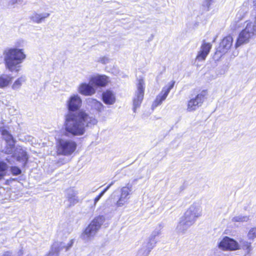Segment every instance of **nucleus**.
I'll return each instance as SVG.
<instances>
[{"mask_svg": "<svg viewBox=\"0 0 256 256\" xmlns=\"http://www.w3.org/2000/svg\"><path fill=\"white\" fill-rule=\"evenodd\" d=\"M248 238L249 240H253L256 238V228H252L248 234Z\"/></svg>", "mask_w": 256, "mask_h": 256, "instance_id": "31", "label": "nucleus"}, {"mask_svg": "<svg viewBox=\"0 0 256 256\" xmlns=\"http://www.w3.org/2000/svg\"><path fill=\"white\" fill-rule=\"evenodd\" d=\"M78 92L82 95L90 96L96 93V90L90 83L83 82L80 84L78 86Z\"/></svg>", "mask_w": 256, "mask_h": 256, "instance_id": "19", "label": "nucleus"}, {"mask_svg": "<svg viewBox=\"0 0 256 256\" xmlns=\"http://www.w3.org/2000/svg\"><path fill=\"white\" fill-rule=\"evenodd\" d=\"M131 190V186H124L120 189V194L116 203L117 206L121 207L128 202Z\"/></svg>", "mask_w": 256, "mask_h": 256, "instance_id": "16", "label": "nucleus"}, {"mask_svg": "<svg viewBox=\"0 0 256 256\" xmlns=\"http://www.w3.org/2000/svg\"><path fill=\"white\" fill-rule=\"evenodd\" d=\"M102 99L105 104L112 105L116 102V96L112 90H108L102 94Z\"/></svg>", "mask_w": 256, "mask_h": 256, "instance_id": "22", "label": "nucleus"}, {"mask_svg": "<svg viewBox=\"0 0 256 256\" xmlns=\"http://www.w3.org/2000/svg\"><path fill=\"white\" fill-rule=\"evenodd\" d=\"M77 194V192L72 188L66 190V196L67 201L69 202L68 204L69 206H74L78 202Z\"/></svg>", "mask_w": 256, "mask_h": 256, "instance_id": "20", "label": "nucleus"}, {"mask_svg": "<svg viewBox=\"0 0 256 256\" xmlns=\"http://www.w3.org/2000/svg\"><path fill=\"white\" fill-rule=\"evenodd\" d=\"M232 42L233 38L230 36L224 38L219 46L216 48V54H226L231 48Z\"/></svg>", "mask_w": 256, "mask_h": 256, "instance_id": "17", "label": "nucleus"}, {"mask_svg": "<svg viewBox=\"0 0 256 256\" xmlns=\"http://www.w3.org/2000/svg\"><path fill=\"white\" fill-rule=\"evenodd\" d=\"M154 247V246L150 245V243L144 240L138 250L136 256H148Z\"/></svg>", "mask_w": 256, "mask_h": 256, "instance_id": "21", "label": "nucleus"}, {"mask_svg": "<svg viewBox=\"0 0 256 256\" xmlns=\"http://www.w3.org/2000/svg\"><path fill=\"white\" fill-rule=\"evenodd\" d=\"M8 168V166L6 162L0 158V180L6 176Z\"/></svg>", "mask_w": 256, "mask_h": 256, "instance_id": "28", "label": "nucleus"}, {"mask_svg": "<svg viewBox=\"0 0 256 256\" xmlns=\"http://www.w3.org/2000/svg\"><path fill=\"white\" fill-rule=\"evenodd\" d=\"M114 182H112L110 184H108L102 192L101 193L104 194L113 185Z\"/></svg>", "mask_w": 256, "mask_h": 256, "instance_id": "37", "label": "nucleus"}, {"mask_svg": "<svg viewBox=\"0 0 256 256\" xmlns=\"http://www.w3.org/2000/svg\"><path fill=\"white\" fill-rule=\"evenodd\" d=\"M2 256H10V254L9 252H4Z\"/></svg>", "mask_w": 256, "mask_h": 256, "instance_id": "40", "label": "nucleus"}, {"mask_svg": "<svg viewBox=\"0 0 256 256\" xmlns=\"http://www.w3.org/2000/svg\"><path fill=\"white\" fill-rule=\"evenodd\" d=\"M104 194L101 192L98 195L94 200V205L96 206V203L98 202L100 198Z\"/></svg>", "mask_w": 256, "mask_h": 256, "instance_id": "36", "label": "nucleus"}, {"mask_svg": "<svg viewBox=\"0 0 256 256\" xmlns=\"http://www.w3.org/2000/svg\"><path fill=\"white\" fill-rule=\"evenodd\" d=\"M26 76H20L14 82L12 86V88L14 90H20L21 86L26 82Z\"/></svg>", "mask_w": 256, "mask_h": 256, "instance_id": "27", "label": "nucleus"}, {"mask_svg": "<svg viewBox=\"0 0 256 256\" xmlns=\"http://www.w3.org/2000/svg\"><path fill=\"white\" fill-rule=\"evenodd\" d=\"M212 45L209 42H206L205 40L202 41V44L200 48V51L196 57V60L198 61L205 60L208 54Z\"/></svg>", "mask_w": 256, "mask_h": 256, "instance_id": "18", "label": "nucleus"}, {"mask_svg": "<svg viewBox=\"0 0 256 256\" xmlns=\"http://www.w3.org/2000/svg\"><path fill=\"white\" fill-rule=\"evenodd\" d=\"M175 84L174 81H172L168 86L163 88L162 92L156 96L155 100L152 106L153 108L156 107L161 104L162 102L166 100L170 92L173 88Z\"/></svg>", "mask_w": 256, "mask_h": 256, "instance_id": "11", "label": "nucleus"}, {"mask_svg": "<svg viewBox=\"0 0 256 256\" xmlns=\"http://www.w3.org/2000/svg\"><path fill=\"white\" fill-rule=\"evenodd\" d=\"M144 85V82L142 79L138 80L137 84V90L136 92L135 96L133 100V110L134 112H136V109L140 106L143 100Z\"/></svg>", "mask_w": 256, "mask_h": 256, "instance_id": "7", "label": "nucleus"}, {"mask_svg": "<svg viewBox=\"0 0 256 256\" xmlns=\"http://www.w3.org/2000/svg\"><path fill=\"white\" fill-rule=\"evenodd\" d=\"M212 2L210 0H205L203 3L202 6L204 7H206V10L208 11L209 10V8L211 5Z\"/></svg>", "mask_w": 256, "mask_h": 256, "instance_id": "35", "label": "nucleus"}, {"mask_svg": "<svg viewBox=\"0 0 256 256\" xmlns=\"http://www.w3.org/2000/svg\"><path fill=\"white\" fill-rule=\"evenodd\" d=\"M240 244L242 246V248L247 251V253H249L252 250L250 242L244 240H242L240 241Z\"/></svg>", "mask_w": 256, "mask_h": 256, "instance_id": "30", "label": "nucleus"}, {"mask_svg": "<svg viewBox=\"0 0 256 256\" xmlns=\"http://www.w3.org/2000/svg\"><path fill=\"white\" fill-rule=\"evenodd\" d=\"M246 28L239 34L235 44L236 48L241 45L248 43L250 40L256 36V21L254 20H248Z\"/></svg>", "mask_w": 256, "mask_h": 256, "instance_id": "4", "label": "nucleus"}, {"mask_svg": "<svg viewBox=\"0 0 256 256\" xmlns=\"http://www.w3.org/2000/svg\"><path fill=\"white\" fill-rule=\"evenodd\" d=\"M77 144L71 140L60 138L56 144L57 153L64 156L71 155L76 150Z\"/></svg>", "mask_w": 256, "mask_h": 256, "instance_id": "6", "label": "nucleus"}, {"mask_svg": "<svg viewBox=\"0 0 256 256\" xmlns=\"http://www.w3.org/2000/svg\"><path fill=\"white\" fill-rule=\"evenodd\" d=\"M12 158H16V160L22 164V166H25L28 159V156L25 150L20 146H17L13 150Z\"/></svg>", "mask_w": 256, "mask_h": 256, "instance_id": "13", "label": "nucleus"}, {"mask_svg": "<svg viewBox=\"0 0 256 256\" xmlns=\"http://www.w3.org/2000/svg\"><path fill=\"white\" fill-rule=\"evenodd\" d=\"M73 244V240H71L66 246L62 242H56L52 246L50 250L46 256H59V252L63 248H66V250H68L72 246Z\"/></svg>", "mask_w": 256, "mask_h": 256, "instance_id": "14", "label": "nucleus"}, {"mask_svg": "<svg viewBox=\"0 0 256 256\" xmlns=\"http://www.w3.org/2000/svg\"><path fill=\"white\" fill-rule=\"evenodd\" d=\"M50 14L48 12H44L38 14L34 12L30 16V19L34 22L36 24H40L44 22L45 20L48 18Z\"/></svg>", "mask_w": 256, "mask_h": 256, "instance_id": "25", "label": "nucleus"}, {"mask_svg": "<svg viewBox=\"0 0 256 256\" xmlns=\"http://www.w3.org/2000/svg\"><path fill=\"white\" fill-rule=\"evenodd\" d=\"M6 160L10 164H12L13 162H14L13 160H11V158H10V157L9 156H7L6 158Z\"/></svg>", "mask_w": 256, "mask_h": 256, "instance_id": "38", "label": "nucleus"}, {"mask_svg": "<svg viewBox=\"0 0 256 256\" xmlns=\"http://www.w3.org/2000/svg\"><path fill=\"white\" fill-rule=\"evenodd\" d=\"M2 134L6 144L4 152L6 154H11L15 148V140L13 136L7 130H2Z\"/></svg>", "mask_w": 256, "mask_h": 256, "instance_id": "10", "label": "nucleus"}, {"mask_svg": "<svg viewBox=\"0 0 256 256\" xmlns=\"http://www.w3.org/2000/svg\"><path fill=\"white\" fill-rule=\"evenodd\" d=\"M88 102L91 107L95 109L98 112H101L104 110V106L100 102L98 101L96 99L88 98Z\"/></svg>", "mask_w": 256, "mask_h": 256, "instance_id": "26", "label": "nucleus"}, {"mask_svg": "<svg viewBox=\"0 0 256 256\" xmlns=\"http://www.w3.org/2000/svg\"><path fill=\"white\" fill-rule=\"evenodd\" d=\"M212 0H210V1L212 2Z\"/></svg>", "mask_w": 256, "mask_h": 256, "instance_id": "44", "label": "nucleus"}, {"mask_svg": "<svg viewBox=\"0 0 256 256\" xmlns=\"http://www.w3.org/2000/svg\"><path fill=\"white\" fill-rule=\"evenodd\" d=\"M204 96L205 93L203 92L190 98L188 102L187 110L190 112L197 110L202 105L204 100Z\"/></svg>", "mask_w": 256, "mask_h": 256, "instance_id": "9", "label": "nucleus"}, {"mask_svg": "<svg viewBox=\"0 0 256 256\" xmlns=\"http://www.w3.org/2000/svg\"><path fill=\"white\" fill-rule=\"evenodd\" d=\"M13 77L10 74H0V88L4 89L12 84Z\"/></svg>", "mask_w": 256, "mask_h": 256, "instance_id": "23", "label": "nucleus"}, {"mask_svg": "<svg viewBox=\"0 0 256 256\" xmlns=\"http://www.w3.org/2000/svg\"><path fill=\"white\" fill-rule=\"evenodd\" d=\"M250 220L248 216L239 215L234 217L232 221L234 222H246Z\"/></svg>", "mask_w": 256, "mask_h": 256, "instance_id": "29", "label": "nucleus"}, {"mask_svg": "<svg viewBox=\"0 0 256 256\" xmlns=\"http://www.w3.org/2000/svg\"><path fill=\"white\" fill-rule=\"evenodd\" d=\"M109 82V78L105 75L94 76L90 79V83L97 87H105Z\"/></svg>", "mask_w": 256, "mask_h": 256, "instance_id": "15", "label": "nucleus"}, {"mask_svg": "<svg viewBox=\"0 0 256 256\" xmlns=\"http://www.w3.org/2000/svg\"><path fill=\"white\" fill-rule=\"evenodd\" d=\"M98 62L102 64H106L109 62V58L106 56H102L98 58Z\"/></svg>", "mask_w": 256, "mask_h": 256, "instance_id": "34", "label": "nucleus"}, {"mask_svg": "<svg viewBox=\"0 0 256 256\" xmlns=\"http://www.w3.org/2000/svg\"><path fill=\"white\" fill-rule=\"evenodd\" d=\"M201 206L198 204H192L180 219L176 228V231L179 234H184L192 226L198 218L202 216Z\"/></svg>", "mask_w": 256, "mask_h": 256, "instance_id": "3", "label": "nucleus"}, {"mask_svg": "<svg viewBox=\"0 0 256 256\" xmlns=\"http://www.w3.org/2000/svg\"><path fill=\"white\" fill-rule=\"evenodd\" d=\"M212 0H210V1L212 2Z\"/></svg>", "mask_w": 256, "mask_h": 256, "instance_id": "43", "label": "nucleus"}, {"mask_svg": "<svg viewBox=\"0 0 256 256\" xmlns=\"http://www.w3.org/2000/svg\"><path fill=\"white\" fill-rule=\"evenodd\" d=\"M24 41L18 40L14 48H9L4 52V60L5 67L10 72H18L21 64L26 59V55L23 48Z\"/></svg>", "mask_w": 256, "mask_h": 256, "instance_id": "2", "label": "nucleus"}, {"mask_svg": "<svg viewBox=\"0 0 256 256\" xmlns=\"http://www.w3.org/2000/svg\"><path fill=\"white\" fill-rule=\"evenodd\" d=\"M254 14V19L253 20L254 21H256V8H254V11L252 12Z\"/></svg>", "mask_w": 256, "mask_h": 256, "instance_id": "39", "label": "nucleus"}, {"mask_svg": "<svg viewBox=\"0 0 256 256\" xmlns=\"http://www.w3.org/2000/svg\"><path fill=\"white\" fill-rule=\"evenodd\" d=\"M216 38H215L213 42H214V41H215V40H216Z\"/></svg>", "mask_w": 256, "mask_h": 256, "instance_id": "42", "label": "nucleus"}, {"mask_svg": "<svg viewBox=\"0 0 256 256\" xmlns=\"http://www.w3.org/2000/svg\"><path fill=\"white\" fill-rule=\"evenodd\" d=\"M10 171L12 174L14 176H18L21 174V170L17 166H12L10 168Z\"/></svg>", "mask_w": 256, "mask_h": 256, "instance_id": "32", "label": "nucleus"}, {"mask_svg": "<svg viewBox=\"0 0 256 256\" xmlns=\"http://www.w3.org/2000/svg\"><path fill=\"white\" fill-rule=\"evenodd\" d=\"M218 247L223 250H234L240 248V245L234 239L226 236L218 243Z\"/></svg>", "mask_w": 256, "mask_h": 256, "instance_id": "8", "label": "nucleus"}, {"mask_svg": "<svg viewBox=\"0 0 256 256\" xmlns=\"http://www.w3.org/2000/svg\"><path fill=\"white\" fill-rule=\"evenodd\" d=\"M97 120L83 111L68 112L64 116V128L66 136H80L86 132V127L96 124Z\"/></svg>", "mask_w": 256, "mask_h": 256, "instance_id": "1", "label": "nucleus"}, {"mask_svg": "<svg viewBox=\"0 0 256 256\" xmlns=\"http://www.w3.org/2000/svg\"><path fill=\"white\" fill-rule=\"evenodd\" d=\"M103 216L95 218L82 234V238L86 242L93 239L104 222Z\"/></svg>", "mask_w": 256, "mask_h": 256, "instance_id": "5", "label": "nucleus"}, {"mask_svg": "<svg viewBox=\"0 0 256 256\" xmlns=\"http://www.w3.org/2000/svg\"><path fill=\"white\" fill-rule=\"evenodd\" d=\"M24 0H10L8 4L10 6H14L16 4H21Z\"/></svg>", "mask_w": 256, "mask_h": 256, "instance_id": "33", "label": "nucleus"}, {"mask_svg": "<svg viewBox=\"0 0 256 256\" xmlns=\"http://www.w3.org/2000/svg\"><path fill=\"white\" fill-rule=\"evenodd\" d=\"M82 100L78 94H73L68 100L66 102L68 112H75L81 106Z\"/></svg>", "mask_w": 256, "mask_h": 256, "instance_id": "12", "label": "nucleus"}, {"mask_svg": "<svg viewBox=\"0 0 256 256\" xmlns=\"http://www.w3.org/2000/svg\"><path fill=\"white\" fill-rule=\"evenodd\" d=\"M162 228V224H159L158 227L156 228V229L152 232L149 238L145 240L150 243V245L155 246L157 242L156 240V238L161 234V230Z\"/></svg>", "mask_w": 256, "mask_h": 256, "instance_id": "24", "label": "nucleus"}, {"mask_svg": "<svg viewBox=\"0 0 256 256\" xmlns=\"http://www.w3.org/2000/svg\"><path fill=\"white\" fill-rule=\"evenodd\" d=\"M253 4H254V8H256V0H254Z\"/></svg>", "mask_w": 256, "mask_h": 256, "instance_id": "41", "label": "nucleus"}]
</instances>
